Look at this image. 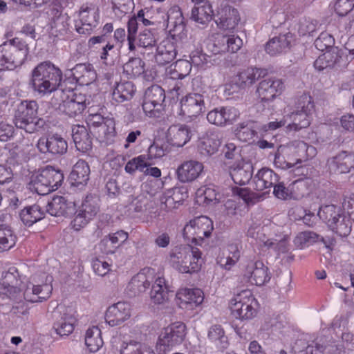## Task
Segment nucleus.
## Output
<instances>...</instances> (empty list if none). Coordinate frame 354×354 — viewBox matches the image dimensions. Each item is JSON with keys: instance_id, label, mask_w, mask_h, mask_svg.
Instances as JSON below:
<instances>
[{"instance_id": "f257e3e1", "label": "nucleus", "mask_w": 354, "mask_h": 354, "mask_svg": "<svg viewBox=\"0 0 354 354\" xmlns=\"http://www.w3.org/2000/svg\"><path fill=\"white\" fill-rule=\"evenodd\" d=\"M62 71L50 61L39 63L31 73L30 85L35 92L45 95L56 91L61 84Z\"/></svg>"}, {"instance_id": "f03ea898", "label": "nucleus", "mask_w": 354, "mask_h": 354, "mask_svg": "<svg viewBox=\"0 0 354 354\" xmlns=\"http://www.w3.org/2000/svg\"><path fill=\"white\" fill-rule=\"evenodd\" d=\"M202 252L191 245H177L169 254L170 262L174 268L181 273L198 272L202 265Z\"/></svg>"}, {"instance_id": "7ed1b4c3", "label": "nucleus", "mask_w": 354, "mask_h": 354, "mask_svg": "<svg viewBox=\"0 0 354 354\" xmlns=\"http://www.w3.org/2000/svg\"><path fill=\"white\" fill-rule=\"evenodd\" d=\"M38 104L35 100L21 101L17 106L14 122L17 128L33 133L44 128L46 121L37 115Z\"/></svg>"}, {"instance_id": "20e7f679", "label": "nucleus", "mask_w": 354, "mask_h": 354, "mask_svg": "<svg viewBox=\"0 0 354 354\" xmlns=\"http://www.w3.org/2000/svg\"><path fill=\"white\" fill-rule=\"evenodd\" d=\"M63 180L62 171L48 165L31 176L29 188L39 195H46L57 189Z\"/></svg>"}, {"instance_id": "39448f33", "label": "nucleus", "mask_w": 354, "mask_h": 354, "mask_svg": "<svg viewBox=\"0 0 354 354\" xmlns=\"http://www.w3.org/2000/svg\"><path fill=\"white\" fill-rule=\"evenodd\" d=\"M1 61L8 69L21 66L26 59L29 48L26 41L15 37L3 44L1 50Z\"/></svg>"}, {"instance_id": "423d86ee", "label": "nucleus", "mask_w": 354, "mask_h": 354, "mask_svg": "<svg viewBox=\"0 0 354 354\" xmlns=\"http://www.w3.org/2000/svg\"><path fill=\"white\" fill-rule=\"evenodd\" d=\"M186 335V326L182 322H175L162 330L156 345L158 354H165L174 347L180 345Z\"/></svg>"}, {"instance_id": "0eeeda50", "label": "nucleus", "mask_w": 354, "mask_h": 354, "mask_svg": "<svg viewBox=\"0 0 354 354\" xmlns=\"http://www.w3.org/2000/svg\"><path fill=\"white\" fill-rule=\"evenodd\" d=\"M213 230L212 221L202 216L190 221L183 230V236L192 243L200 244L205 237H209Z\"/></svg>"}, {"instance_id": "6e6552de", "label": "nucleus", "mask_w": 354, "mask_h": 354, "mask_svg": "<svg viewBox=\"0 0 354 354\" xmlns=\"http://www.w3.org/2000/svg\"><path fill=\"white\" fill-rule=\"evenodd\" d=\"M41 283L37 285L30 283L24 292V299L28 302H42L48 299L52 292L51 285L53 277L50 275L42 274Z\"/></svg>"}, {"instance_id": "1a4fd4ad", "label": "nucleus", "mask_w": 354, "mask_h": 354, "mask_svg": "<svg viewBox=\"0 0 354 354\" xmlns=\"http://www.w3.org/2000/svg\"><path fill=\"white\" fill-rule=\"evenodd\" d=\"M165 100V91L158 85H152L145 91L142 103L143 111L151 116H156V113H160L164 109Z\"/></svg>"}, {"instance_id": "9d476101", "label": "nucleus", "mask_w": 354, "mask_h": 354, "mask_svg": "<svg viewBox=\"0 0 354 354\" xmlns=\"http://www.w3.org/2000/svg\"><path fill=\"white\" fill-rule=\"evenodd\" d=\"M37 148L42 153L59 156L67 152L68 143L65 138L58 133L49 134L39 139Z\"/></svg>"}, {"instance_id": "9b49d317", "label": "nucleus", "mask_w": 354, "mask_h": 354, "mask_svg": "<svg viewBox=\"0 0 354 354\" xmlns=\"http://www.w3.org/2000/svg\"><path fill=\"white\" fill-rule=\"evenodd\" d=\"M243 277L245 282L256 286L263 285L270 277L268 268L261 261H250L243 269Z\"/></svg>"}, {"instance_id": "f8f14e48", "label": "nucleus", "mask_w": 354, "mask_h": 354, "mask_svg": "<svg viewBox=\"0 0 354 354\" xmlns=\"http://www.w3.org/2000/svg\"><path fill=\"white\" fill-rule=\"evenodd\" d=\"M254 298L248 297L243 300L242 295H238L230 301L232 315L241 320L252 319L257 315V310L252 306Z\"/></svg>"}, {"instance_id": "ddd939ff", "label": "nucleus", "mask_w": 354, "mask_h": 354, "mask_svg": "<svg viewBox=\"0 0 354 354\" xmlns=\"http://www.w3.org/2000/svg\"><path fill=\"white\" fill-rule=\"evenodd\" d=\"M97 10L94 7L83 5L79 12V20L75 21V29L80 34L89 35L97 25Z\"/></svg>"}, {"instance_id": "4468645a", "label": "nucleus", "mask_w": 354, "mask_h": 354, "mask_svg": "<svg viewBox=\"0 0 354 354\" xmlns=\"http://www.w3.org/2000/svg\"><path fill=\"white\" fill-rule=\"evenodd\" d=\"M204 111V97L201 94L189 93L180 101V114L185 117H197Z\"/></svg>"}, {"instance_id": "2eb2a0df", "label": "nucleus", "mask_w": 354, "mask_h": 354, "mask_svg": "<svg viewBox=\"0 0 354 354\" xmlns=\"http://www.w3.org/2000/svg\"><path fill=\"white\" fill-rule=\"evenodd\" d=\"M239 116V111L234 107L223 106L210 111L207 119L211 124L218 127L232 124Z\"/></svg>"}, {"instance_id": "dca6fc26", "label": "nucleus", "mask_w": 354, "mask_h": 354, "mask_svg": "<svg viewBox=\"0 0 354 354\" xmlns=\"http://www.w3.org/2000/svg\"><path fill=\"white\" fill-rule=\"evenodd\" d=\"M53 317L55 319L53 328L57 335H68L73 331L75 318L67 312L65 307L57 306Z\"/></svg>"}, {"instance_id": "f3484780", "label": "nucleus", "mask_w": 354, "mask_h": 354, "mask_svg": "<svg viewBox=\"0 0 354 354\" xmlns=\"http://www.w3.org/2000/svg\"><path fill=\"white\" fill-rule=\"evenodd\" d=\"M215 22L220 28L234 30L240 21L239 12L232 6L221 5L215 15Z\"/></svg>"}, {"instance_id": "a211bd4d", "label": "nucleus", "mask_w": 354, "mask_h": 354, "mask_svg": "<svg viewBox=\"0 0 354 354\" xmlns=\"http://www.w3.org/2000/svg\"><path fill=\"white\" fill-rule=\"evenodd\" d=\"M283 88V83L281 80L269 77L259 83L257 93L261 102H268L281 94Z\"/></svg>"}, {"instance_id": "6ab92c4d", "label": "nucleus", "mask_w": 354, "mask_h": 354, "mask_svg": "<svg viewBox=\"0 0 354 354\" xmlns=\"http://www.w3.org/2000/svg\"><path fill=\"white\" fill-rule=\"evenodd\" d=\"M326 167L332 174L348 173L354 167V156L347 151H341L336 156L328 158Z\"/></svg>"}, {"instance_id": "aec40b11", "label": "nucleus", "mask_w": 354, "mask_h": 354, "mask_svg": "<svg viewBox=\"0 0 354 354\" xmlns=\"http://www.w3.org/2000/svg\"><path fill=\"white\" fill-rule=\"evenodd\" d=\"M154 202L151 201V197L145 193H141L137 196L130 195L127 201V208L131 213H144L148 212L149 215L152 218V214H156L153 212ZM154 217L156 215L153 216Z\"/></svg>"}, {"instance_id": "412c9836", "label": "nucleus", "mask_w": 354, "mask_h": 354, "mask_svg": "<svg viewBox=\"0 0 354 354\" xmlns=\"http://www.w3.org/2000/svg\"><path fill=\"white\" fill-rule=\"evenodd\" d=\"M75 204L73 201H68L65 197L57 196L48 202L46 212L51 216H68L75 213Z\"/></svg>"}, {"instance_id": "4be33fe9", "label": "nucleus", "mask_w": 354, "mask_h": 354, "mask_svg": "<svg viewBox=\"0 0 354 354\" xmlns=\"http://www.w3.org/2000/svg\"><path fill=\"white\" fill-rule=\"evenodd\" d=\"M178 304L180 308L193 309L203 301L201 289H181L176 295Z\"/></svg>"}, {"instance_id": "5701e85b", "label": "nucleus", "mask_w": 354, "mask_h": 354, "mask_svg": "<svg viewBox=\"0 0 354 354\" xmlns=\"http://www.w3.org/2000/svg\"><path fill=\"white\" fill-rule=\"evenodd\" d=\"M203 170V165L196 160L183 162L176 169L178 180L181 183H189L196 180Z\"/></svg>"}, {"instance_id": "b1692460", "label": "nucleus", "mask_w": 354, "mask_h": 354, "mask_svg": "<svg viewBox=\"0 0 354 354\" xmlns=\"http://www.w3.org/2000/svg\"><path fill=\"white\" fill-rule=\"evenodd\" d=\"M130 317V306L126 302H118L110 306L106 312V322L111 326L121 324Z\"/></svg>"}, {"instance_id": "393cba45", "label": "nucleus", "mask_w": 354, "mask_h": 354, "mask_svg": "<svg viewBox=\"0 0 354 354\" xmlns=\"http://www.w3.org/2000/svg\"><path fill=\"white\" fill-rule=\"evenodd\" d=\"M87 105L84 95L75 93L72 97L64 100L59 109L69 117H75L81 114Z\"/></svg>"}, {"instance_id": "a878e982", "label": "nucleus", "mask_w": 354, "mask_h": 354, "mask_svg": "<svg viewBox=\"0 0 354 354\" xmlns=\"http://www.w3.org/2000/svg\"><path fill=\"white\" fill-rule=\"evenodd\" d=\"M279 180V175L273 170L268 168L259 169L254 176L252 184L253 188L257 191L268 189L269 192L273 185Z\"/></svg>"}, {"instance_id": "bb28decb", "label": "nucleus", "mask_w": 354, "mask_h": 354, "mask_svg": "<svg viewBox=\"0 0 354 354\" xmlns=\"http://www.w3.org/2000/svg\"><path fill=\"white\" fill-rule=\"evenodd\" d=\"M149 272V268H145L132 277L126 289L129 297L138 296L149 288L151 285V280L147 274Z\"/></svg>"}, {"instance_id": "cd10ccee", "label": "nucleus", "mask_w": 354, "mask_h": 354, "mask_svg": "<svg viewBox=\"0 0 354 354\" xmlns=\"http://www.w3.org/2000/svg\"><path fill=\"white\" fill-rule=\"evenodd\" d=\"M190 138V131L186 125L174 124L167 130V138L172 146L181 147L189 140Z\"/></svg>"}, {"instance_id": "c85d7f7f", "label": "nucleus", "mask_w": 354, "mask_h": 354, "mask_svg": "<svg viewBox=\"0 0 354 354\" xmlns=\"http://www.w3.org/2000/svg\"><path fill=\"white\" fill-rule=\"evenodd\" d=\"M172 296V293L166 286L165 279L158 277L151 286L150 291L151 301L156 305L165 304Z\"/></svg>"}, {"instance_id": "c756f323", "label": "nucleus", "mask_w": 354, "mask_h": 354, "mask_svg": "<svg viewBox=\"0 0 354 354\" xmlns=\"http://www.w3.org/2000/svg\"><path fill=\"white\" fill-rule=\"evenodd\" d=\"M324 55L330 68L336 70L344 69L353 59V56H348L337 47L326 50Z\"/></svg>"}, {"instance_id": "7c9ffc66", "label": "nucleus", "mask_w": 354, "mask_h": 354, "mask_svg": "<svg viewBox=\"0 0 354 354\" xmlns=\"http://www.w3.org/2000/svg\"><path fill=\"white\" fill-rule=\"evenodd\" d=\"M292 35L290 32L280 34L270 39L266 45V50L271 55L286 52L290 46Z\"/></svg>"}, {"instance_id": "2f4dec72", "label": "nucleus", "mask_w": 354, "mask_h": 354, "mask_svg": "<svg viewBox=\"0 0 354 354\" xmlns=\"http://www.w3.org/2000/svg\"><path fill=\"white\" fill-rule=\"evenodd\" d=\"M70 72L76 82L82 85H88L96 78V73L90 64H76Z\"/></svg>"}, {"instance_id": "473e14b6", "label": "nucleus", "mask_w": 354, "mask_h": 354, "mask_svg": "<svg viewBox=\"0 0 354 354\" xmlns=\"http://www.w3.org/2000/svg\"><path fill=\"white\" fill-rule=\"evenodd\" d=\"M18 272L16 268L11 267L8 271L5 273L0 282V292L6 296L12 295L15 297V294H19L21 291L17 286L19 283L17 279Z\"/></svg>"}, {"instance_id": "72a5a7b5", "label": "nucleus", "mask_w": 354, "mask_h": 354, "mask_svg": "<svg viewBox=\"0 0 354 354\" xmlns=\"http://www.w3.org/2000/svg\"><path fill=\"white\" fill-rule=\"evenodd\" d=\"M156 62L164 66L171 62L176 56L174 44L169 39L161 41L156 48Z\"/></svg>"}, {"instance_id": "f704fd0d", "label": "nucleus", "mask_w": 354, "mask_h": 354, "mask_svg": "<svg viewBox=\"0 0 354 354\" xmlns=\"http://www.w3.org/2000/svg\"><path fill=\"white\" fill-rule=\"evenodd\" d=\"M286 150L295 156L296 163H301L306 161L310 157L314 156L315 149L308 146L305 142L296 140L291 142Z\"/></svg>"}, {"instance_id": "c9c22d12", "label": "nucleus", "mask_w": 354, "mask_h": 354, "mask_svg": "<svg viewBox=\"0 0 354 354\" xmlns=\"http://www.w3.org/2000/svg\"><path fill=\"white\" fill-rule=\"evenodd\" d=\"M253 167L249 163H240L236 166H232L229 169L231 178L235 184L244 185L252 177Z\"/></svg>"}, {"instance_id": "e433bc0d", "label": "nucleus", "mask_w": 354, "mask_h": 354, "mask_svg": "<svg viewBox=\"0 0 354 354\" xmlns=\"http://www.w3.org/2000/svg\"><path fill=\"white\" fill-rule=\"evenodd\" d=\"M310 113L297 110L286 116L287 119L286 131H297L307 128L310 124Z\"/></svg>"}, {"instance_id": "4c0bfd02", "label": "nucleus", "mask_w": 354, "mask_h": 354, "mask_svg": "<svg viewBox=\"0 0 354 354\" xmlns=\"http://www.w3.org/2000/svg\"><path fill=\"white\" fill-rule=\"evenodd\" d=\"M72 137L77 150L86 152L92 148V139L84 126L77 125L72 129Z\"/></svg>"}, {"instance_id": "58836bf2", "label": "nucleus", "mask_w": 354, "mask_h": 354, "mask_svg": "<svg viewBox=\"0 0 354 354\" xmlns=\"http://www.w3.org/2000/svg\"><path fill=\"white\" fill-rule=\"evenodd\" d=\"M90 167L88 163L79 160L73 166L70 179L75 186L86 185L89 180Z\"/></svg>"}, {"instance_id": "ea45409f", "label": "nucleus", "mask_w": 354, "mask_h": 354, "mask_svg": "<svg viewBox=\"0 0 354 354\" xmlns=\"http://www.w3.org/2000/svg\"><path fill=\"white\" fill-rule=\"evenodd\" d=\"M267 75V70L259 68H248L237 75L236 84L241 88H245L252 85L261 77Z\"/></svg>"}, {"instance_id": "a19ab883", "label": "nucleus", "mask_w": 354, "mask_h": 354, "mask_svg": "<svg viewBox=\"0 0 354 354\" xmlns=\"http://www.w3.org/2000/svg\"><path fill=\"white\" fill-rule=\"evenodd\" d=\"M136 89L133 82L129 81L118 83L112 92V99L118 103L131 100Z\"/></svg>"}, {"instance_id": "79ce46f5", "label": "nucleus", "mask_w": 354, "mask_h": 354, "mask_svg": "<svg viewBox=\"0 0 354 354\" xmlns=\"http://www.w3.org/2000/svg\"><path fill=\"white\" fill-rule=\"evenodd\" d=\"M115 126L113 118H106V120L93 132L100 142L111 144L116 135Z\"/></svg>"}, {"instance_id": "37998d69", "label": "nucleus", "mask_w": 354, "mask_h": 354, "mask_svg": "<svg viewBox=\"0 0 354 354\" xmlns=\"http://www.w3.org/2000/svg\"><path fill=\"white\" fill-rule=\"evenodd\" d=\"M257 124L252 120L239 123L234 130L236 137L242 142H250L257 135Z\"/></svg>"}, {"instance_id": "c03bdc74", "label": "nucleus", "mask_w": 354, "mask_h": 354, "mask_svg": "<svg viewBox=\"0 0 354 354\" xmlns=\"http://www.w3.org/2000/svg\"><path fill=\"white\" fill-rule=\"evenodd\" d=\"M213 15L212 6L207 1L203 5L194 6L192 8L191 19L198 24H206L212 20Z\"/></svg>"}, {"instance_id": "a18cd8bd", "label": "nucleus", "mask_w": 354, "mask_h": 354, "mask_svg": "<svg viewBox=\"0 0 354 354\" xmlns=\"http://www.w3.org/2000/svg\"><path fill=\"white\" fill-rule=\"evenodd\" d=\"M180 190H174L173 194H171V191L163 194L160 198V208L165 211H169L172 209L177 208L178 206L184 201L185 198L187 197V193L181 194L180 196Z\"/></svg>"}, {"instance_id": "49530a36", "label": "nucleus", "mask_w": 354, "mask_h": 354, "mask_svg": "<svg viewBox=\"0 0 354 354\" xmlns=\"http://www.w3.org/2000/svg\"><path fill=\"white\" fill-rule=\"evenodd\" d=\"M17 241L12 227L6 224L0 225V252L8 251L13 248Z\"/></svg>"}, {"instance_id": "de8ad7c7", "label": "nucleus", "mask_w": 354, "mask_h": 354, "mask_svg": "<svg viewBox=\"0 0 354 354\" xmlns=\"http://www.w3.org/2000/svg\"><path fill=\"white\" fill-rule=\"evenodd\" d=\"M44 216V212L41 211L40 206L37 204L25 207L20 213L22 222L28 226L40 221Z\"/></svg>"}, {"instance_id": "09e8293b", "label": "nucleus", "mask_w": 354, "mask_h": 354, "mask_svg": "<svg viewBox=\"0 0 354 354\" xmlns=\"http://www.w3.org/2000/svg\"><path fill=\"white\" fill-rule=\"evenodd\" d=\"M104 342L101 336V330L97 326L89 328L85 335V344L92 353L97 351Z\"/></svg>"}, {"instance_id": "8fccbe9b", "label": "nucleus", "mask_w": 354, "mask_h": 354, "mask_svg": "<svg viewBox=\"0 0 354 354\" xmlns=\"http://www.w3.org/2000/svg\"><path fill=\"white\" fill-rule=\"evenodd\" d=\"M207 337L211 342L220 349H225L229 345L228 338L221 325L212 326L208 331Z\"/></svg>"}, {"instance_id": "3c124183", "label": "nucleus", "mask_w": 354, "mask_h": 354, "mask_svg": "<svg viewBox=\"0 0 354 354\" xmlns=\"http://www.w3.org/2000/svg\"><path fill=\"white\" fill-rule=\"evenodd\" d=\"M329 228L339 236H347L351 231V223L345 215L340 214L335 221L329 223Z\"/></svg>"}, {"instance_id": "603ef678", "label": "nucleus", "mask_w": 354, "mask_h": 354, "mask_svg": "<svg viewBox=\"0 0 354 354\" xmlns=\"http://www.w3.org/2000/svg\"><path fill=\"white\" fill-rule=\"evenodd\" d=\"M145 62L139 57L131 58L123 65L124 73L130 78H135L145 72Z\"/></svg>"}, {"instance_id": "864d4df0", "label": "nucleus", "mask_w": 354, "mask_h": 354, "mask_svg": "<svg viewBox=\"0 0 354 354\" xmlns=\"http://www.w3.org/2000/svg\"><path fill=\"white\" fill-rule=\"evenodd\" d=\"M342 214V209L339 207L334 205H327L322 206L317 213V216L320 219L324 221L328 226L329 223L335 221V220Z\"/></svg>"}, {"instance_id": "5fc2aeb1", "label": "nucleus", "mask_w": 354, "mask_h": 354, "mask_svg": "<svg viewBox=\"0 0 354 354\" xmlns=\"http://www.w3.org/2000/svg\"><path fill=\"white\" fill-rule=\"evenodd\" d=\"M151 163L148 161L147 156L140 155L129 160L124 167V170L129 174H133L136 171L142 172L143 169L150 167Z\"/></svg>"}, {"instance_id": "6e6d98bb", "label": "nucleus", "mask_w": 354, "mask_h": 354, "mask_svg": "<svg viewBox=\"0 0 354 354\" xmlns=\"http://www.w3.org/2000/svg\"><path fill=\"white\" fill-rule=\"evenodd\" d=\"M100 59L106 65H114L119 59V50L113 44L107 43L100 53Z\"/></svg>"}, {"instance_id": "4d7b16f0", "label": "nucleus", "mask_w": 354, "mask_h": 354, "mask_svg": "<svg viewBox=\"0 0 354 354\" xmlns=\"http://www.w3.org/2000/svg\"><path fill=\"white\" fill-rule=\"evenodd\" d=\"M263 245L268 248L273 249L278 254L286 253L289 250L288 236L284 235L280 239H270Z\"/></svg>"}, {"instance_id": "13d9d810", "label": "nucleus", "mask_w": 354, "mask_h": 354, "mask_svg": "<svg viewBox=\"0 0 354 354\" xmlns=\"http://www.w3.org/2000/svg\"><path fill=\"white\" fill-rule=\"evenodd\" d=\"M120 354H155L149 347L138 342L127 344L120 351Z\"/></svg>"}, {"instance_id": "bf43d9fd", "label": "nucleus", "mask_w": 354, "mask_h": 354, "mask_svg": "<svg viewBox=\"0 0 354 354\" xmlns=\"http://www.w3.org/2000/svg\"><path fill=\"white\" fill-rule=\"evenodd\" d=\"M16 296L12 295L7 296L13 301L11 312L17 315H27L28 313V307L26 302L24 301V293L20 291L19 294H15Z\"/></svg>"}, {"instance_id": "052dcab7", "label": "nucleus", "mask_w": 354, "mask_h": 354, "mask_svg": "<svg viewBox=\"0 0 354 354\" xmlns=\"http://www.w3.org/2000/svg\"><path fill=\"white\" fill-rule=\"evenodd\" d=\"M221 145V141L214 137H208L201 143L200 150L203 155L211 156L214 154Z\"/></svg>"}, {"instance_id": "680f3d73", "label": "nucleus", "mask_w": 354, "mask_h": 354, "mask_svg": "<svg viewBox=\"0 0 354 354\" xmlns=\"http://www.w3.org/2000/svg\"><path fill=\"white\" fill-rule=\"evenodd\" d=\"M319 235L311 231H305L299 233L294 239L297 248H303L306 244L312 243L318 240Z\"/></svg>"}, {"instance_id": "e2e57ef3", "label": "nucleus", "mask_w": 354, "mask_h": 354, "mask_svg": "<svg viewBox=\"0 0 354 354\" xmlns=\"http://www.w3.org/2000/svg\"><path fill=\"white\" fill-rule=\"evenodd\" d=\"M335 39L332 35L328 32H323L315 41V46L320 51L328 50L334 46Z\"/></svg>"}, {"instance_id": "0e129e2a", "label": "nucleus", "mask_w": 354, "mask_h": 354, "mask_svg": "<svg viewBox=\"0 0 354 354\" xmlns=\"http://www.w3.org/2000/svg\"><path fill=\"white\" fill-rule=\"evenodd\" d=\"M292 214H295L294 218L295 220L302 219L305 225L308 227H313L315 224L316 217L314 214L310 212H306V210L301 207H296L292 209Z\"/></svg>"}, {"instance_id": "69168bd1", "label": "nucleus", "mask_w": 354, "mask_h": 354, "mask_svg": "<svg viewBox=\"0 0 354 354\" xmlns=\"http://www.w3.org/2000/svg\"><path fill=\"white\" fill-rule=\"evenodd\" d=\"M225 42L227 40L224 35H218L212 42L208 44V49L213 55L222 54L227 52Z\"/></svg>"}, {"instance_id": "338daca9", "label": "nucleus", "mask_w": 354, "mask_h": 354, "mask_svg": "<svg viewBox=\"0 0 354 354\" xmlns=\"http://www.w3.org/2000/svg\"><path fill=\"white\" fill-rule=\"evenodd\" d=\"M314 106L315 105L312 97L307 94L301 95L298 98L296 104L297 110L308 113H311L314 109Z\"/></svg>"}, {"instance_id": "774afa93", "label": "nucleus", "mask_w": 354, "mask_h": 354, "mask_svg": "<svg viewBox=\"0 0 354 354\" xmlns=\"http://www.w3.org/2000/svg\"><path fill=\"white\" fill-rule=\"evenodd\" d=\"M317 21L310 19H301L299 24L298 32L300 35L306 36L313 34L317 28Z\"/></svg>"}]
</instances>
